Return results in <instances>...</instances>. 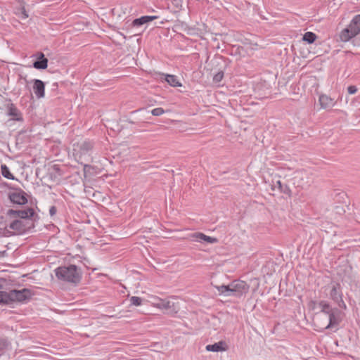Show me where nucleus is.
<instances>
[{
    "instance_id": "f257e3e1",
    "label": "nucleus",
    "mask_w": 360,
    "mask_h": 360,
    "mask_svg": "<svg viewBox=\"0 0 360 360\" xmlns=\"http://www.w3.org/2000/svg\"><path fill=\"white\" fill-rule=\"evenodd\" d=\"M344 314L338 308L328 307L316 316L317 325L323 329H328L338 326L343 319Z\"/></svg>"
},
{
    "instance_id": "f03ea898",
    "label": "nucleus",
    "mask_w": 360,
    "mask_h": 360,
    "mask_svg": "<svg viewBox=\"0 0 360 360\" xmlns=\"http://www.w3.org/2000/svg\"><path fill=\"white\" fill-rule=\"evenodd\" d=\"M215 288L221 295L240 297L248 292L250 286L245 281H234L228 285H217Z\"/></svg>"
},
{
    "instance_id": "7ed1b4c3",
    "label": "nucleus",
    "mask_w": 360,
    "mask_h": 360,
    "mask_svg": "<svg viewBox=\"0 0 360 360\" xmlns=\"http://www.w3.org/2000/svg\"><path fill=\"white\" fill-rule=\"evenodd\" d=\"M56 275L60 280L74 283H79L81 278L80 271L75 265L58 267L56 269Z\"/></svg>"
},
{
    "instance_id": "20e7f679",
    "label": "nucleus",
    "mask_w": 360,
    "mask_h": 360,
    "mask_svg": "<svg viewBox=\"0 0 360 360\" xmlns=\"http://www.w3.org/2000/svg\"><path fill=\"white\" fill-rule=\"evenodd\" d=\"M360 32V14L356 15L351 21L348 27L344 29L340 38L342 41H348L350 39L357 35Z\"/></svg>"
},
{
    "instance_id": "39448f33",
    "label": "nucleus",
    "mask_w": 360,
    "mask_h": 360,
    "mask_svg": "<svg viewBox=\"0 0 360 360\" xmlns=\"http://www.w3.org/2000/svg\"><path fill=\"white\" fill-rule=\"evenodd\" d=\"M153 306L160 309H164L169 313L176 314L179 310L178 303H175L171 299H161L155 297Z\"/></svg>"
},
{
    "instance_id": "423d86ee",
    "label": "nucleus",
    "mask_w": 360,
    "mask_h": 360,
    "mask_svg": "<svg viewBox=\"0 0 360 360\" xmlns=\"http://www.w3.org/2000/svg\"><path fill=\"white\" fill-rule=\"evenodd\" d=\"M93 148V143L90 141H84L79 146L78 148L74 149V155L78 161L82 160L89 161L90 160V152Z\"/></svg>"
},
{
    "instance_id": "0eeeda50",
    "label": "nucleus",
    "mask_w": 360,
    "mask_h": 360,
    "mask_svg": "<svg viewBox=\"0 0 360 360\" xmlns=\"http://www.w3.org/2000/svg\"><path fill=\"white\" fill-rule=\"evenodd\" d=\"M32 296L30 290L27 288L13 290L8 292L9 304L15 302H23L29 300Z\"/></svg>"
},
{
    "instance_id": "6e6552de",
    "label": "nucleus",
    "mask_w": 360,
    "mask_h": 360,
    "mask_svg": "<svg viewBox=\"0 0 360 360\" xmlns=\"http://www.w3.org/2000/svg\"><path fill=\"white\" fill-rule=\"evenodd\" d=\"M330 298L333 300L339 307L346 309L347 306L342 300V293L341 291V286L339 283H332L331 289L330 291Z\"/></svg>"
},
{
    "instance_id": "1a4fd4ad",
    "label": "nucleus",
    "mask_w": 360,
    "mask_h": 360,
    "mask_svg": "<svg viewBox=\"0 0 360 360\" xmlns=\"http://www.w3.org/2000/svg\"><path fill=\"white\" fill-rule=\"evenodd\" d=\"M6 114L11 117V120L22 122V115L17 107L12 103L11 100H6L4 103Z\"/></svg>"
},
{
    "instance_id": "9d476101",
    "label": "nucleus",
    "mask_w": 360,
    "mask_h": 360,
    "mask_svg": "<svg viewBox=\"0 0 360 360\" xmlns=\"http://www.w3.org/2000/svg\"><path fill=\"white\" fill-rule=\"evenodd\" d=\"M33 83V91L37 98H42L45 96V84L44 83L37 79L32 80Z\"/></svg>"
},
{
    "instance_id": "9b49d317",
    "label": "nucleus",
    "mask_w": 360,
    "mask_h": 360,
    "mask_svg": "<svg viewBox=\"0 0 360 360\" xmlns=\"http://www.w3.org/2000/svg\"><path fill=\"white\" fill-rule=\"evenodd\" d=\"M35 57L37 60L33 63V67L38 70H44L48 65V59L45 58V56L41 52L36 53Z\"/></svg>"
},
{
    "instance_id": "f8f14e48",
    "label": "nucleus",
    "mask_w": 360,
    "mask_h": 360,
    "mask_svg": "<svg viewBox=\"0 0 360 360\" xmlns=\"http://www.w3.org/2000/svg\"><path fill=\"white\" fill-rule=\"evenodd\" d=\"M193 240L196 242H205L207 243H215L217 242V239L216 238H212L208 236L205 235L202 233H195L191 236Z\"/></svg>"
},
{
    "instance_id": "ddd939ff",
    "label": "nucleus",
    "mask_w": 360,
    "mask_h": 360,
    "mask_svg": "<svg viewBox=\"0 0 360 360\" xmlns=\"http://www.w3.org/2000/svg\"><path fill=\"white\" fill-rule=\"evenodd\" d=\"M227 349L226 344L223 341H219L213 345H207L206 346V350L209 352H223Z\"/></svg>"
},
{
    "instance_id": "4468645a",
    "label": "nucleus",
    "mask_w": 360,
    "mask_h": 360,
    "mask_svg": "<svg viewBox=\"0 0 360 360\" xmlns=\"http://www.w3.org/2000/svg\"><path fill=\"white\" fill-rule=\"evenodd\" d=\"M10 199L13 202L18 205H24L27 202V200L25 196V193L21 192H15L12 193L10 195Z\"/></svg>"
},
{
    "instance_id": "2eb2a0df",
    "label": "nucleus",
    "mask_w": 360,
    "mask_h": 360,
    "mask_svg": "<svg viewBox=\"0 0 360 360\" xmlns=\"http://www.w3.org/2000/svg\"><path fill=\"white\" fill-rule=\"evenodd\" d=\"M319 103L323 108H332L335 105L333 99L324 94L319 96Z\"/></svg>"
},
{
    "instance_id": "dca6fc26",
    "label": "nucleus",
    "mask_w": 360,
    "mask_h": 360,
    "mask_svg": "<svg viewBox=\"0 0 360 360\" xmlns=\"http://www.w3.org/2000/svg\"><path fill=\"white\" fill-rule=\"evenodd\" d=\"M158 18V16H155V15H153V16H148V15H146V16H142L139 18H136L135 19L133 22H132V25L134 26H140V25H142L145 23H148L155 19H157Z\"/></svg>"
},
{
    "instance_id": "f3484780",
    "label": "nucleus",
    "mask_w": 360,
    "mask_h": 360,
    "mask_svg": "<svg viewBox=\"0 0 360 360\" xmlns=\"http://www.w3.org/2000/svg\"><path fill=\"white\" fill-rule=\"evenodd\" d=\"M166 82L174 87L181 86V82L179 81L176 76L173 75H163Z\"/></svg>"
},
{
    "instance_id": "a211bd4d",
    "label": "nucleus",
    "mask_w": 360,
    "mask_h": 360,
    "mask_svg": "<svg viewBox=\"0 0 360 360\" xmlns=\"http://www.w3.org/2000/svg\"><path fill=\"white\" fill-rule=\"evenodd\" d=\"M273 186L274 188L277 187L281 192L287 194L289 196L291 195V190L290 188L287 185H283L280 180L276 181L274 184Z\"/></svg>"
},
{
    "instance_id": "6ab92c4d",
    "label": "nucleus",
    "mask_w": 360,
    "mask_h": 360,
    "mask_svg": "<svg viewBox=\"0 0 360 360\" xmlns=\"http://www.w3.org/2000/svg\"><path fill=\"white\" fill-rule=\"evenodd\" d=\"M34 214V212L33 209H32V208H29L26 210H22V211L18 212V216L22 219L30 218V217H33Z\"/></svg>"
},
{
    "instance_id": "aec40b11",
    "label": "nucleus",
    "mask_w": 360,
    "mask_h": 360,
    "mask_svg": "<svg viewBox=\"0 0 360 360\" xmlns=\"http://www.w3.org/2000/svg\"><path fill=\"white\" fill-rule=\"evenodd\" d=\"M1 174L8 179H14L13 175L10 172L8 167L6 165H1Z\"/></svg>"
},
{
    "instance_id": "412c9836",
    "label": "nucleus",
    "mask_w": 360,
    "mask_h": 360,
    "mask_svg": "<svg viewBox=\"0 0 360 360\" xmlns=\"http://www.w3.org/2000/svg\"><path fill=\"white\" fill-rule=\"evenodd\" d=\"M316 34L311 32H306L303 36V40L307 41L309 44L313 43L316 40Z\"/></svg>"
},
{
    "instance_id": "4be33fe9",
    "label": "nucleus",
    "mask_w": 360,
    "mask_h": 360,
    "mask_svg": "<svg viewBox=\"0 0 360 360\" xmlns=\"http://www.w3.org/2000/svg\"><path fill=\"white\" fill-rule=\"evenodd\" d=\"M10 229L18 231L22 230V222L21 220H15L9 226Z\"/></svg>"
},
{
    "instance_id": "5701e85b",
    "label": "nucleus",
    "mask_w": 360,
    "mask_h": 360,
    "mask_svg": "<svg viewBox=\"0 0 360 360\" xmlns=\"http://www.w3.org/2000/svg\"><path fill=\"white\" fill-rule=\"evenodd\" d=\"M0 304H9L8 292L0 290Z\"/></svg>"
},
{
    "instance_id": "b1692460",
    "label": "nucleus",
    "mask_w": 360,
    "mask_h": 360,
    "mask_svg": "<svg viewBox=\"0 0 360 360\" xmlns=\"http://www.w3.org/2000/svg\"><path fill=\"white\" fill-rule=\"evenodd\" d=\"M330 304L324 300L320 301L318 302V308L320 310V312L323 311L324 309H328V307H330Z\"/></svg>"
},
{
    "instance_id": "393cba45",
    "label": "nucleus",
    "mask_w": 360,
    "mask_h": 360,
    "mask_svg": "<svg viewBox=\"0 0 360 360\" xmlns=\"http://www.w3.org/2000/svg\"><path fill=\"white\" fill-rule=\"evenodd\" d=\"M8 343L6 340H0V356L5 352Z\"/></svg>"
},
{
    "instance_id": "a878e982",
    "label": "nucleus",
    "mask_w": 360,
    "mask_h": 360,
    "mask_svg": "<svg viewBox=\"0 0 360 360\" xmlns=\"http://www.w3.org/2000/svg\"><path fill=\"white\" fill-rule=\"evenodd\" d=\"M130 302L134 306H140L142 303V299L139 297L132 296L130 298Z\"/></svg>"
},
{
    "instance_id": "bb28decb",
    "label": "nucleus",
    "mask_w": 360,
    "mask_h": 360,
    "mask_svg": "<svg viewBox=\"0 0 360 360\" xmlns=\"http://www.w3.org/2000/svg\"><path fill=\"white\" fill-rule=\"evenodd\" d=\"M223 77H224L223 72H219L217 74H215L214 76L213 77V81L215 83H219V82L221 81Z\"/></svg>"
},
{
    "instance_id": "cd10ccee",
    "label": "nucleus",
    "mask_w": 360,
    "mask_h": 360,
    "mask_svg": "<svg viewBox=\"0 0 360 360\" xmlns=\"http://www.w3.org/2000/svg\"><path fill=\"white\" fill-rule=\"evenodd\" d=\"M165 112L162 108H156L152 110L151 113L154 116H160Z\"/></svg>"
},
{
    "instance_id": "c85d7f7f",
    "label": "nucleus",
    "mask_w": 360,
    "mask_h": 360,
    "mask_svg": "<svg viewBox=\"0 0 360 360\" xmlns=\"http://www.w3.org/2000/svg\"><path fill=\"white\" fill-rule=\"evenodd\" d=\"M347 91L349 94H354L357 91V88L356 86L351 85L348 86Z\"/></svg>"
},
{
    "instance_id": "c756f323",
    "label": "nucleus",
    "mask_w": 360,
    "mask_h": 360,
    "mask_svg": "<svg viewBox=\"0 0 360 360\" xmlns=\"http://www.w3.org/2000/svg\"><path fill=\"white\" fill-rule=\"evenodd\" d=\"M309 307L312 309V310H315L316 309H319L318 308V302H315V301H311L309 304Z\"/></svg>"
},
{
    "instance_id": "7c9ffc66",
    "label": "nucleus",
    "mask_w": 360,
    "mask_h": 360,
    "mask_svg": "<svg viewBox=\"0 0 360 360\" xmlns=\"http://www.w3.org/2000/svg\"><path fill=\"white\" fill-rule=\"evenodd\" d=\"M57 212L56 207L55 206H51L49 209V214L51 216H54Z\"/></svg>"
},
{
    "instance_id": "2f4dec72",
    "label": "nucleus",
    "mask_w": 360,
    "mask_h": 360,
    "mask_svg": "<svg viewBox=\"0 0 360 360\" xmlns=\"http://www.w3.org/2000/svg\"><path fill=\"white\" fill-rule=\"evenodd\" d=\"M91 168V166L89 165H86L84 164V176H86V172H88V170Z\"/></svg>"
},
{
    "instance_id": "473e14b6",
    "label": "nucleus",
    "mask_w": 360,
    "mask_h": 360,
    "mask_svg": "<svg viewBox=\"0 0 360 360\" xmlns=\"http://www.w3.org/2000/svg\"><path fill=\"white\" fill-rule=\"evenodd\" d=\"M24 80L25 82H27V83L28 82L26 78H24Z\"/></svg>"
},
{
    "instance_id": "72a5a7b5",
    "label": "nucleus",
    "mask_w": 360,
    "mask_h": 360,
    "mask_svg": "<svg viewBox=\"0 0 360 360\" xmlns=\"http://www.w3.org/2000/svg\"><path fill=\"white\" fill-rule=\"evenodd\" d=\"M2 288V285L0 284V289Z\"/></svg>"
}]
</instances>
